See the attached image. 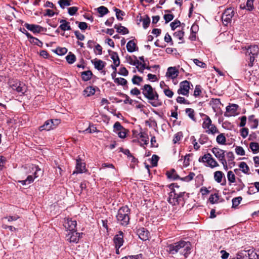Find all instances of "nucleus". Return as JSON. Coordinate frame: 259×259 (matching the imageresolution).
<instances>
[{"label": "nucleus", "instance_id": "1", "mask_svg": "<svg viewBox=\"0 0 259 259\" xmlns=\"http://www.w3.org/2000/svg\"><path fill=\"white\" fill-rule=\"evenodd\" d=\"M191 243L188 241L181 240L167 245L166 251L170 254H175L179 252L180 254L187 257L191 252Z\"/></svg>", "mask_w": 259, "mask_h": 259}, {"label": "nucleus", "instance_id": "2", "mask_svg": "<svg viewBox=\"0 0 259 259\" xmlns=\"http://www.w3.org/2000/svg\"><path fill=\"white\" fill-rule=\"evenodd\" d=\"M131 209L127 205L120 207L116 215L117 222L120 225L126 226L130 222Z\"/></svg>", "mask_w": 259, "mask_h": 259}, {"label": "nucleus", "instance_id": "3", "mask_svg": "<svg viewBox=\"0 0 259 259\" xmlns=\"http://www.w3.org/2000/svg\"><path fill=\"white\" fill-rule=\"evenodd\" d=\"M234 15V12L232 8L226 9L222 16V19L223 23L226 25L228 23H230Z\"/></svg>", "mask_w": 259, "mask_h": 259}, {"label": "nucleus", "instance_id": "4", "mask_svg": "<svg viewBox=\"0 0 259 259\" xmlns=\"http://www.w3.org/2000/svg\"><path fill=\"white\" fill-rule=\"evenodd\" d=\"M190 82L187 80H184L180 82V88L178 90V94L184 96H188L190 90Z\"/></svg>", "mask_w": 259, "mask_h": 259}, {"label": "nucleus", "instance_id": "5", "mask_svg": "<svg viewBox=\"0 0 259 259\" xmlns=\"http://www.w3.org/2000/svg\"><path fill=\"white\" fill-rule=\"evenodd\" d=\"M31 168L34 172L33 173V175L28 176L26 179L28 185L33 182L34 179L39 177V174H42L41 169L38 165H32Z\"/></svg>", "mask_w": 259, "mask_h": 259}, {"label": "nucleus", "instance_id": "6", "mask_svg": "<svg viewBox=\"0 0 259 259\" xmlns=\"http://www.w3.org/2000/svg\"><path fill=\"white\" fill-rule=\"evenodd\" d=\"M176 199L175 200V205H181L182 206H184L186 200L189 198V194L185 192H180L179 193H177Z\"/></svg>", "mask_w": 259, "mask_h": 259}, {"label": "nucleus", "instance_id": "7", "mask_svg": "<svg viewBox=\"0 0 259 259\" xmlns=\"http://www.w3.org/2000/svg\"><path fill=\"white\" fill-rule=\"evenodd\" d=\"M142 90V94L144 97L149 100L150 99H153V94L155 90L150 84H145L141 89Z\"/></svg>", "mask_w": 259, "mask_h": 259}, {"label": "nucleus", "instance_id": "8", "mask_svg": "<svg viewBox=\"0 0 259 259\" xmlns=\"http://www.w3.org/2000/svg\"><path fill=\"white\" fill-rule=\"evenodd\" d=\"M24 26L29 30L33 33H38L42 31H46V28L36 24H30L25 23Z\"/></svg>", "mask_w": 259, "mask_h": 259}, {"label": "nucleus", "instance_id": "9", "mask_svg": "<svg viewBox=\"0 0 259 259\" xmlns=\"http://www.w3.org/2000/svg\"><path fill=\"white\" fill-rule=\"evenodd\" d=\"M11 86L14 90H16L17 92L22 94H24L26 91L25 85L23 82L16 81L12 84Z\"/></svg>", "mask_w": 259, "mask_h": 259}, {"label": "nucleus", "instance_id": "10", "mask_svg": "<svg viewBox=\"0 0 259 259\" xmlns=\"http://www.w3.org/2000/svg\"><path fill=\"white\" fill-rule=\"evenodd\" d=\"M238 108V106L235 104L227 106L226 108V112L224 114L225 116L229 117L234 116Z\"/></svg>", "mask_w": 259, "mask_h": 259}, {"label": "nucleus", "instance_id": "11", "mask_svg": "<svg viewBox=\"0 0 259 259\" xmlns=\"http://www.w3.org/2000/svg\"><path fill=\"white\" fill-rule=\"evenodd\" d=\"M211 151L220 161H222L225 159V150L221 149L218 147H214L212 149Z\"/></svg>", "mask_w": 259, "mask_h": 259}, {"label": "nucleus", "instance_id": "12", "mask_svg": "<svg viewBox=\"0 0 259 259\" xmlns=\"http://www.w3.org/2000/svg\"><path fill=\"white\" fill-rule=\"evenodd\" d=\"M139 237L143 241L149 239L150 233L148 230L144 228H141L137 230Z\"/></svg>", "mask_w": 259, "mask_h": 259}, {"label": "nucleus", "instance_id": "13", "mask_svg": "<svg viewBox=\"0 0 259 259\" xmlns=\"http://www.w3.org/2000/svg\"><path fill=\"white\" fill-rule=\"evenodd\" d=\"M123 233L122 231H120L118 232V234L116 235L113 239L114 243L115 246H117L118 248H120L123 243Z\"/></svg>", "mask_w": 259, "mask_h": 259}, {"label": "nucleus", "instance_id": "14", "mask_svg": "<svg viewBox=\"0 0 259 259\" xmlns=\"http://www.w3.org/2000/svg\"><path fill=\"white\" fill-rule=\"evenodd\" d=\"M259 53V48L256 45L250 46L246 50V56L250 55L257 56Z\"/></svg>", "mask_w": 259, "mask_h": 259}, {"label": "nucleus", "instance_id": "15", "mask_svg": "<svg viewBox=\"0 0 259 259\" xmlns=\"http://www.w3.org/2000/svg\"><path fill=\"white\" fill-rule=\"evenodd\" d=\"M76 225L77 223L76 221H72L71 220H69V219H67L63 224L65 228L70 231H76L75 228Z\"/></svg>", "mask_w": 259, "mask_h": 259}, {"label": "nucleus", "instance_id": "16", "mask_svg": "<svg viewBox=\"0 0 259 259\" xmlns=\"http://www.w3.org/2000/svg\"><path fill=\"white\" fill-rule=\"evenodd\" d=\"M179 71L175 67H169L167 69L166 73V76L174 79L177 77L179 74Z\"/></svg>", "mask_w": 259, "mask_h": 259}, {"label": "nucleus", "instance_id": "17", "mask_svg": "<svg viewBox=\"0 0 259 259\" xmlns=\"http://www.w3.org/2000/svg\"><path fill=\"white\" fill-rule=\"evenodd\" d=\"M153 99H150L149 100L154 101L151 102L150 101L149 103L153 107H156L158 106H160L162 105V102L159 101V95L156 92V91H154L153 94Z\"/></svg>", "mask_w": 259, "mask_h": 259}, {"label": "nucleus", "instance_id": "18", "mask_svg": "<svg viewBox=\"0 0 259 259\" xmlns=\"http://www.w3.org/2000/svg\"><path fill=\"white\" fill-rule=\"evenodd\" d=\"M92 62L94 64L95 68L99 71L103 70L106 64L105 62L97 59L92 60Z\"/></svg>", "mask_w": 259, "mask_h": 259}, {"label": "nucleus", "instance_id": "19", "mask_svg": "<svg viewBox=\"0 0 259 259\" xmlns=\"http://www.w3.org/2000/svg\"><path fill=\"white\" fill-rule=\"evenodd\" d=\"M205 162L207 163L206 165L207 166H209L211 168H214L218 166L219 164L217 161L212 157V155L210 154V156H208Z\"/></svg>", "mask_w": 259, "mask_h": 259}, {"label": "nucleus", "instance_id": "20", "mask_svg": "<svg viewBox=\"0 0 259 259\" xmlns=\"http://www.w3.org/2000/svg\"><path fill=\"white\" fill-rule=\"evenodd\" d=\"M81 159L79 157L76 159V165L75 170L73 171L71 175V178L74 180L76 175L81 173Z\"/></svg>", "mask_w": 259, "mask_h": 259}, {"label": "nucleus", "instance_id": "21", "mask_svg": "<svg viewBox=\"0 0 259 259\" xmlns=\"http://www.w3.org/2000/svg\"><path fill=\"white\" fill-rule=\"evenodd\" d=\"M166 175L167 177L169 179H172V180H176L178 179H180L181 178L176 173V171L175 169L172 168L169 171H167L166 172Z\"/></svg>", "mask_w": 259, "mask_h": 259}, {"label": "nucleus", "instance_id": "22", "mask_svg": "<svg viewBox=\"0 0 259 259\" xmlns=\"http://www.w3.org/2000/svg\"><path fill=\"white\" fill-rule=\"evenodd\" d=\"M125 58L127 62L132 65L136 66L137 64H141V62L137 59V57L135 55L133 57L127 55Z\"/></svg>", "mask_w": 259, "mask_h": 259}, {"label": "nucleus", "instance_id": "23", "mask_svg": "<svg viewBox=\"0 0 259 259\" xmlns=\"http://www.w3.org/2000/svg\"><path fill=\"white\" fill-rule=\"evenodd\" d=\"M108 52L111 55V58L112 59L114 64L116 66H119L120 65V60L117 53L111 50H109Z\"/></svg>", "mask_w": 259, "mask_h": 259}, {"label": "nucleus", "instance_id": "24", "mask_svg": "<svg viewBox=\"0 0 259 259\" xmlns=\"http://www.w3.org/2000/svg\"><path fill=\"white\" fill-rule=\"evenodd\" d=\"M202 115L205 117L202 124V127L204 129H208L212 125L211 120L208 115L204 114H202Z\"/></svg>", "mask_w": 259, "mask_h": 259}, {"label": "nucleus", "instance_id": "25", "mask_svg": "<svg viewBox=\"0 0 259 259\" xmlns=\"http://www.w3.org/2000/svg\"><path fill=\"white\" fill-rule=\"evenodd\" d=\"M248 122L251 123L250 127L252 129L256 128L258 125V120L254 118V115H251L248 116Z\"/></svg>", "mask_w": 259, "mask_h": 259}, {"label": "nucleus", "instance_id": "26", "mask_svg": "<svg viewBox=\"0 0 259 259\" xmlns=\"http://www.w3.org/2000/svg\"><path fill=\"white\" fill-rule=\"evenodd\" d=\"M253 1L254 0H247L246 5H241L240 6V8L241 9H246L247 10L249 11H252L253 8Z\"/></svg>", "mask_w": 259, "mask_h": 259}, {"label": "nucleus", "instance_id": "27", "mask_svg": "<svg viewBox=\"0 0 259 259\" xmlns=\"http://www.w3.org/2000/svg\"><path fill=\"white\" fill-rule=\"evenodd\" d=\"M52 122L51 121V120H47L45 122L43 125L39 127V130L40 131H50L51 129H53L52 127Z\"/></svg>", "mask_w": 259, "mask_h": 259}, {"label": "nucleus", "instance_id": "28", "mask_svg": "<svg viewBox=\"0 0 259 259\" xmlns=\"http://www.w3.org/2000/svg\"><path fill=\"white\" fill-rule=\"evenodd\" d=\"M249 259H259L257 256V252L253 248L246 250Z\"/></svg>", "mask_w": 259, "mask_h": 259}, {"label": "nucleus", "instance_id": "29", "mask_svg": "<svg viewBox=\"0 0 259 259\" xmlns=\"http://www.w3.org/2000/svg\"><path fill=\"white\" fill-rule=\"evenodd\" d=\"M176 195L177 193L176 192V191L174 189H172L171 192L169 193V197L168 198L167 201L172 205H175V200L176 199V197H175V196H176Z\"/></svg>", "mask_w": 259, "mask_h": 259}, {"label": "nucleus", "instance_id": "30", "mask_svg": "<svg viewBox=\"0 0 259 259\" xmlns=\"http://www.w3.org/2000/svg\"><path fill=\"white\" fill-rule=\"evenodd\" d=\"M137 45L134 40H130L126 44V49L128 52L132 53L136 51Z\"/></svg>", "mask_w": 259, "mask_h": 259}, {"label": "nucleus", "instance_id": "31", "mask_svg": "<svg viewBox=\"0 0 259 259\" xmlns=\"http://www.w3.org/2000/svg\"><path fill=\"white\" fill-rule=\"evenodd\" d=\"M95 88L92 87H88L83 91V95L85 97H89L94 95Z\"/></svg>", "mask_w": 259, "mask_h": 259}, {"label": "nucleus", "instance_id": "32", "mask_svg": "<svg viewBox=\"0 0 259 259\" xmlns=\"http://www.w3.org/2000/svg\"><path fill=\"white\" fill-rule=\"evenodd\" d=\"M80 238V234L76 232V231H71V235L70 237V242L77 243Z\"/></svg>", "mask_w": 259, "mask_h": 259}, {"label": "nucleus", "instance_id": "33", "mask_svg": "<svg viewBox=\"0 0 259 259\" xmlns=\"http://www.w3.org/2000/svg\"><path fill=\"white\" fill-rule=\"evenodd\" d=\"M246 250H241L236 254V257L232 259H249Z\"/></svg>", "mask_w": 259, "mask_h": 259}, {"label": "nucleus", "instance_id": "34", "mask_svg": "<svg viewBox=\"0 0 259 259\" xmlns=\"http://www.w3.org/2000/svg\"><path fill=\"white\" fill-rule=\"evenodd\" d=\"M97 12L100 14V17H102L104 15L107 14L109 11L108 9L105 6H100L97 9Z\"/></svg>", "mask_w": 259, "mask_h": 259}, {"label": "nucleus", "instance_id": "35", "mask_svg": "<svg viewBox=\"0 0 259 259\" xmlns=\"http://www.w3.org/2000/svg\"><path fill=\"white\" fill-rule=\"evenodd\" d=\"M249 147L254 154L259 152V144L258 143L251 142L249 144Z\"/></svg>", "mask_w": 259, "mask_h": 259}, {"label": "nucleus", "instance_id": "36", "mask_svg": "<svg viewBox=\"0 0 259 259\" xmlns=\"http://www.w3.org/2000/svg\"><path fill=\"white\" fill-rule=\"evenodd\" d=\"M185 112L190 119H191L194 121H196V118L195 117V111L194 109L192 108H186Z\"/></svg>", "mask_w": 259, "mask_h": 259}, {"label": "nucleus", "instance_id": "37", "mask_svg": "<svg viewBox=\"0 0 259 259\" xmlns=\"http://www.w3.org/2000/svg\"><path fill=\"white\" fill-rule=\"evenodd\" d=\"M224 174L221 171H216L214 173V179L218 183H221L222 181L223 176Z\"/></svg>", "mask_w": 259, "mask_h": 259}, {"label": "nucleus", "instance_id": "38", "mask_svg": "<svg viewBox=\"0 0 259 259\" xmlns=\"http://www.w3.org/2000/svg\"><path fill=\"white\" fill-rule=\"evenodd\" d=\"M93 75L91 71H86L82 72V80L84 81H88L90 80Z\"/></svg>", "mask_w": 259, "mask_h": 259}, {"label": "nucleus", "instance_id": "39", "mask_svg": "<svg viewBox=\"0 0 259 259\" xmlns=\"http://www.w3.org/2000/svg\"><path fill=\"white\" fill-rule=\"evenodd\" d=\"M115 82L118 84L121 85L122 86H125L126 89H127L128 88L127 85V81L124 78L119 77L115 78Z\"/></svg>", "mask_w": 259, "mask_h": 259}, {"label": "nucleus", "instance_id": "40", "mask_svg": "<svg viewBox=\"0 0 259 259\" xmlns=\"http://www.w3.org/2000/svg\"><path fill=\"white\" fill-rule=\"evenodd\" d=\"M216 141L218 144L224 145L226 144V138L224 134H221L217 137Z\"/></svg>", "mask_w": 259, "mask_h": 259}, {"label": "nucleus", "instance_id": "41", "mask_svg": "<svg viewBox=\"0 0 259 259\" xmlns=\"http://www.w3.org/2000/svg\"><path fill=\"white\" fill-rule=\"evenodd\" d=\"M65 58L66 59L67 62L69 64L73 63L76 60L75 56L71 52H69V54L66 56Z\"/></svg>", "mask_w": 259, "mask_h": 259}, {"label": "nucleus", "instance_id": "42", "mask_svg": "<svg viewBox=\"0 0 259 259\" xmlns=\"http://www.w3.org/2000/svg\"><path fill=\"white\" fill-rule=\"evenodd\" d=\"M71 2L70 0H59L58 3L62 9H64L65 7L71 5Z\"/></svg>", "mask_w": 259, "mask_h": 259}, {"label": "nucleus", "instance_id": "43", "mask_svg": "<svg viewBox=\"0 0 259 259\" xmlns=\"http://www.w3.org/2000/svg\"><path fill=\"white\" fill-rule=\"evenodd\" d=\"M242 200V198L241 196H238L237 197H235L232 199V207L236 208L238 206V205L240 203L241 200Z\"/></svg>", "mask_w": 259, "mask_h": 259}, {"label": "nucleus", "instance_id": "44", "mask_svg": "<svg viewBox=\"0 0 259 259\" xmlns=\"http://www.w3.org/2000/svg\"><path fill=\"white\" fill-rule=\"evenodd\" d=\"M240 168H242V171L246 174H248V171L249 170L248 166L245 162H241L239 165Z\"/></svg>", "mask_w": 259, "mask_h": 259}, {"label": "nucleus", "instance_id": "45", "mask_svg": "<svg viewBox=\"0 0 259 259\" xmlns=\"http://www.w3.org/2000/svg\"><path fill=\"white\" fill-rule=\"evenodd\" d=\"M143 77L138 76L134 75L132 79V81L134 84L139 85L141 82L143 81Z\"/></svg>", "mask_w": 259, "mask_h": 259}, {"label": "nucleus", "instance_id": "46", "mask_svg": "<svg viewBox=\"0 0 259 259\" xmlns=\"http://www.w3.org/2000/svg\"><path fill=\"white\" fill-rule=\"evenodd\" d=\"M57 55L62 56L65 54L67 52V49L65 48L58 47L54 51Z\"/></svg>", "mask_w": 259, "mask_h": 259}, {"label": "nucleus", "instance_id": "47", "mask_svg": "<svg viewBox=\"0 0 259 259\" xmlns=\"http://www.w3.org/2000/svg\"><path fill=\"white\" fill-rule=\"evenodd\" d=\"M29 41L30 42V43L36 45L39 47H42V42L36 37H33V38L30 39L29 40Z\"/></svg>", "mask_w": 259, "mask_h": 259}, {"label": "nucleus", "instance_id": "48", "mask_svg": "<svg viewBox=\"0 0 259 259\" xmlns=\"http://www.w3.org/2000/svg\"><path fill=\"white\" fill-rule=\"evenodd\" d=\"M219 198V196L218 194H211L209 198V201L211 204H214L218 202Z\"/></svg>", "mask_w": 259, "mask_h": 259}, {"label": "nucleus", "instance_id": "49", "mask_svg": "<svg viewBox=\"0 0 259 259\" xmlns=\"http://www.w3.org/2000/svg\"><path fill=\"white\" fill-rule=\"evenodd\" d=\"M195 175L194 172H190L187 176L181 178V180L187 182H190L193 180Z\"/></svg>", "mask_w": 259, "mask_h": 259}, {"label": "nucleus", "instance_id": "50", "mask_svg": "<svg viewBox=\"0 0 259 259\" xmlns=\"http://www.w3.org/2000/svg\"><path fill=\"white\" fill-rule=\"evenodd\" d=\"M228 181L230 183H234L235 181V176L232 171H229L227 174Z\"/></svg>", "mask_w": 259, "mask_h": 259}, {"label": "nucleus", "instance_id": "51", "mask_svg": "<svg viewBox=\"0 0 259 259\" xmlns=\"http://www.w3.org/2000/svg\"><path fill=\"white\" fill-rule=\"evenodd\" d=\"M113 128H114V132H119L120 131H123V130H125V128H124L121 125V124H120V123L119 121H116L114 123V124L113 125Z\"/></svg>", "mask_w": 259, "mask_h": 259}, {"label": "nucleus", "instance_id": "52", "mask_svg": "<svg viewBox=\"0 0 259 259\" xmlns=\"http://www.w3.org/2000/svg\"><path fill=\"white\" fill-rule=\"evenodd\" d=\"M114 11L116 13V16L117 19L120 21L122 20L123 18L119 16V14H120L121 16H124L125 15V13L123 11L116 8L114 9Z\"/></svg>", "mask_w": 259, "mask_h": 259}, {"label": "nucleus", "instance_id": "53", "mask_svg": "<svg viewBox=\"0 0 259 259\" xmlns=\"http://www.w3.org/2000/svg\"><path fill=\"white\" fill-rule=\"evenodd\" d=\"M183 137V133L182 132H179L177 133H176L174 135V137L173 139V142L174 144L177 143L178 142H179L181 139Z\"/></svg>", "mask_w": 259, "mask_h": 259}, {"label": "nucleus", "instance_id": "54", "mask_svg": "<svg viewBox=\"0 0 259 259\" xmlns=\"http://www.w3.org/2000/svg\"><path fill=\"white\" fill-rule=\"evenodd\" d=\"M207 130H208L206 131V132L208 134H214L215 133H219V130L217 129V127L213 124H212Z\"/></svg>", "mask_w": 259, "mask_h": 259}, {"label": "nucleus", "instance_id": "55", "mask_svg": "<svg viewBox=\"0 0 259 259\" xmlns=\"http://www.w3.org/2000/svg\"><path fill=\"white\" fill-rule=\"evenodd\" d=\"M143 21V27L144 29L147 28L150 23V19L148 15H146V18L142 20Z\"/></svg>", "mask_w": 259, "mask_h": 259}, {"label": "nucleus", "instance_id": "56", "mask_svg": "<svg viewBox=\"0 0 259 259\" xmlns=\"http://www.w3.org/2000/svg\"><path fill=\"white\" fill-rule=\"evenodd\" d=\"M208 139H209L208 137H207V135L202 134V135H201L198 141L200 144L203 145L207 143Z\"/></svg>", "mask_w": 259, "mask_h": 259}, {"label": "nucleus", "instance_id": "57", "mask_svg": "<svg viewBox=\"0 0 259 259\" xmlns=\"http://www.w3.org/2000/svg\"><path fill=\"white\" fill-rule=\"evenodd\" d=\"M195 27L197 28L198 27V26L193 25L191 28V32L189 36V39H191V40H195L196 39V31H194V29Z\"/></svg>", "mask_w": 259, "mask_h": 259}, {"label": "nucleus", "instance_id": "58", "mask_svg": "<svg viewBox=\"0 0 259 259\" xmlns=\"http://www.w3.org/2000/svg\"><path fill=\"white\" fill-rule=\"evenodd\" d=\"M142 258L143 254L140 253L137 255L125 256L121 259H142Z\"/></svg>", "mask_w": 259, "mask_h": 259}, {"label": "nucleus", "instance_id": "59", "mask_svg": "<svg viewBox=\"0 0 259 259\" xmlns=\"http://www.w3.org/2000/svg\"><path fill=\"white\" fill-rule=\"evenodd\" d=\"M117 32L122 34H126L129 33L127 28L124 26H121V24L119 26V29H117Z\"/></svg>", "mask_w": 259, "mask_h": 259}, {"label": "nucleus", "instance_id": "60", "mask_svg": "<svg viewBox=\"0 0 259 259\" xmlns=\"http://www.w3.org/2000/svg\"><path fill=\"white\" fill-rule=\"evenodd\" d=\"M159 159L158 156L156 155H153L151 158V164L153 166H156L157 165L158 161Z\"/></svg>", "mask_w": 259, "mask_h": 259}, {"label": "nucleus", "instance_id": "61", "mask_svg": "<svg viewBox=\"0 0 259 259\" xmlns=\"http://www.w3.org/2000/svg\"><path fill=\"white\" fill-rule=\"evenodd\" d=\"M194 63L198 66H199L202 68H205L206 67V64L204 62L199 60L197 59H194L193 60Z\"/></svg>", "mask_w": 259, "mask_h": 259}, {"label": "nucleus", "instance_id": "62", "mask_svg": "<svg viewBox=\"0 0 259 259\" xmlns=\"http://www.w3.org/2000/svg\"><path fill=\"white\" fill-rule=\"evenodd\" d=\"M59 28L63 31L69 30L71 29V27L68 22H67L64 24H61L59 26Z\"/></svg>", "mask_w": 259, "mask_h": 259}, {"label": "nucleus", "instance_id": "63", "mask_svg": "<svg viewBox=\"0 0 259 259\" xmlns=\"http://www.w3.org/2000/svg\"><path fill=\"white\" fill-rule=\"evenodd\" d=\"M235 152L239 155L243 156L245 154L244 150L241 146H237L235 148Z\"/></svg>", "mask_w": 259, "mask_h": 259}, {"label": "nucleus", "instance_id": "64", "mask_svg": "<svg viewBox=\"0 0 259 259\" xmlns=\"http://www.w3.org/2000/svg\"><path fill=\"white\" fill-rule=\"evenodd\" d=\"M78 8L76 7H72L68 8V14L70 16L74 15L77 12Z\"/></svg>", "mask_w": 259, "mask_h": 259}]
</instances>
